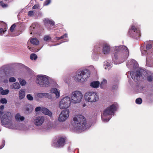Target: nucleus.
Returning <instances> with one entry per match:
<instances>
[{"label":"nucleus","mask_w":153,"mask_h":153,"mask_svg":"<svg viewBox=\"0 0 153 153\" xmlns=\"http://www.w3.org/2000/svg\"><path fill=\"white\" fill-rule=\"evenodd\" d=\"M72 124L74 130L76 131H83L86 128V120L82 115L75 116L73 118Z\"/></svg>","instance_id":"1"},{"label":"nucleus","mask_w":153,"mask_h":153,"mask_svg":"<svg viewBox=\"0 0 153 153\" xmlns=\"http://www.w3.org/2000/svg\"><path fill=\"white\" fill-rule=\"evenodd\" d=\"M129 51L127 48L125 46H120L116 48L112 56L113 60L115 62L118 59H125L128 55Z\"/></svg>","instance_id":"2"},{"label":"nucleus","mask_w":153,"mask_h":153,"mask_svg":"<svg viewBox=\"0 0 153 153\" xmlns=\"http://www.w3.org/2000/svg\"><path fill=\"white\" fill-rule=\"evenodd\" d=\"M90 76V71L88 69L83 70L77 73L74 77V80L76 82L86 80Z\"/></svg>","instance_id":"3"},{"label":"nucleus","mask_w":153,"mask_h":153,"mask_svg":"<svg viewBox=\"0 0 153 153\" xmlns=\"http://www.w3.org/2000/svg\"><path fill=\"white\" fill-rule=\"evenodd\" d=\"M12 116L10 112H6L1 117V121L2 125L7 127L12 126Z\"/></svg>","instance_id":"4"},{"label":"nucleus","mask_w":153,"mask_h":153,"mask_svg":"<svg viewBox=\"0 0 153 153\" xmlns=\"http://www.w3.org/2000/svg\"><path fill=\"white\" fill-rule=\"evenodd\" d=\"M84 99L87 101L93 102L98 101L99 98L97 93L93 92H88L85 94Z\"/></svg>","instance_id":"5"},{"label":"nucleus","mask_w":153,"mask_h":153,"mask_svg":"<svg viewBox=\"0 0 153 153\" xmlns=\"http://www.w3.org/2000/svg\"><path fill=\"white\" fill-rule=\"evenodd\" d=\"M36 82L41 87H48L49 84L48 79L45 75H40L38 76L36 80Z\"/></svg>","instance_id":"6"},{"label":"nucleus","mask_w":153,"mask_h":153,"mask_svg":"<svg viewBox=\"0 0 153 153\" xmlns=\"http://www.w3.org/2000/svg\"><path fill=\"white\" fill-rule=\"evenodd\" d=\"M71 102L70 97H65L62 99L59 102V107L62 109L67 108L70 106Z\"/></svg>","instance_id":"7"},{"label":"nucleus","mask_w":153,"mask_h":153,"mask_svg":"<svg viewBox=\"0 0 153 153\" xmlns=\"http://www.w3.org/2000/svg\"><path fill=\"white\" fill-rule=\"evenodd\" d=\"M128 34L130 36L133 37H139L141 36L140 31L139 28L134 25L131 26L128 31Z\"/></svg>","instance_id":"8"},{"label":"nucleus","mask_w":153,"mask_h":153,"mask_svg":"<svg viewBox=\"0 0 153 153\" xmlns=\"http://www.w3.org/2000/svg\"><path fill=\"white\" fill-rule=\"evenodd\" d=\"M82 97V95L79 91H76L72 93L71 102L74 103L79 102Z\"/></svg>","instance_id":"9"},{"label":"nucleus","mask_w":153,"mask_h":153,"mask_svg":"<svg viewBox=\"0 0 153 153\" xmlns=\"http://www.w3.org/2000/svg\"><path fill=\"white\" fill-rule=\"evenodd\" d=\"M146 74L147 72L142 69H140L139 70L137 71L136 72H131L130 73V75L132 78L136 82H138L139 81L140 78L141 76L143 74V73Z\"/></svg>","instance_id":"10"},{"label":"nucleus","mask_w":153,"mask_h":153,"mask_svg":"<svg viewBox=\"0 0 153 153\" xmlns=\"http://www.w3.org/2000/svg\"><path fill=\"white\" fill-rule=\"evenodd\" d=\"M66 139V137H65L57 136L56 137L55 142L54 143L57 147L62 148L65 144Z\"/></svg>","instance_id":"11"},{"label":"nucleus","mask_w":153,"mask_h":153,"mask_svg":"<svg viewBox=\"0 0 153 153\" xmlns=\"http://www.w3.org/2000/svg\"><path fill=\"white\" fill-rule=\"evenodd\" d=\"M117 108L114 105L112 104L109 107L107 108L103 111V115L104 116L111 115L114 113L116 110Z\"/></svg>","instance_id":"12"},{"label":"nucleus","mask_w":153,"mask_h":153,"mask_svg":"<svg viewBox=\"0 0 153 153\" xmlns=\"http://www.w3.org/2000/svg\"><path fill=\"white\" fill-rule=\"evenodd\" d=\"M69 111L68 110H63L60 114L58 120L61 122H63L69 116Z\"/></svg>","instance_id":"13"},{"label":"nucleus","mask_w":153,"mask_h":153,"mask_svg":"<svg viewBox=\"0 0 153 153\" xmlns=\"http://www.w3.org/2000/svg\"><path fill=\"white\" fill-rule=\"evenodd\" d=\"M69 111L68 110H63L60 114L58 120L61 122H63L69 116Z\"/></svg>","instance_id":"14"},{"label":"nucleus","mask_w":153,"mask_h":153,"mask_svg":"<svg viewBox=\"0 0 153 153\" xmlns=\"http://www.w3.org/2000/svg\"><path fill=\"white\" fill-rule=\"evenodd\" d=\"M34 124L37 126L41 125L45 120V118L42 116L35 117L33 118Z\"/></svg>","instance_id":"15"},{"label":"nucleus","mask_w":153,"mask_h":153,"mask_svg":"<svg viewBox=\"0 0 153 153\" xmlns=\"http://www.w3.org/2000/svg\"><path fill=\"white\" fill-rule=\"evenodd\" d=\"M111 48L108 44L105 43L102 46V52L105 54H108L110 52Z\"/></svg>","instance_id":"16"},{"label":"nucleus","mask_w":153,"mask_h":153,"mask_svg":"<svg viewBox=\"0 0 153 153\" xmlns=\"http://www.w3.org/2000/svg\"><path fill=\"white\" fill-rule=\"evenodd\" d=\"M44 24L46 26L48 25H50L51 26L54 25L55 24L54 22L52 19H45L43 20Z\"/></svg>","instance_id":"17"},{"label":"nucleus","mask_w":153,"mask_h":153,"mask_svg":"<svg viewBox=\"0 0 153 153\" xmlns=\"http://www.w3.org/2000/svg\"><path fill=\"white\" fill-rule=\"evenodd\" d=\"M51 93H54L55 94L56 97L57 98H59L60 96V92L58 91L57 89L56 88H52L51 90Z\"/></svg>","instance_id":"18"},{"label":"nucleus","mask_w":153,"mask_h":153,"mask_svg":"<svg viewBox=\"0 0 153 153\" xmlns=\"http://www.w3.org/2000/svg\"><path fill=\"white\" fill-rule=\"evenodd\" d=\"M42 112L44 114L51 117L52 115V113L49 110L45 108H43L42 109Z\"/></svg>","instance_id":"19"},{"label":"nucleus","mask_w":153,"mask_h":153,"mask_svg":"<svg viewBox=\"0 0 153 153\" xmlns=\"http://www.w3.org/2000/svg\"><path fill=\"white\" fill-rule=\"evenodd\" d=\"M100 83L98 81H94L91 83L90 86L93 88H97L99 87Z\"/></svg>","instance_id":"20"},{"label":"nucleus","mask_w":153,"mask_h":153,"mask_svg":"<svg viewBox=\"0 0 153 153\" xmlns=\"http://www.w3.org/2000/svg\"><path fill=\"white\" fill-rule=\"evenodd\" d=\"M15 118L17 121H22L25 120V117L23 116H21L19 113H17L15 116Z\"/></svg>","instance_id":"21"},{"label":"nucleus","mask_w":153,"mask_h":153,"mask_svg":"<svg viewBox=\"0 0 153 153\" xmlns=\"http://www.w3.org/2000/svg\"><path fill=\"white\" fill-rule=\"evenodd\" d=\"M25 96V90L22 89L19 91V97L20 99H23Z\"/></svg>","instance_id":"22"},{"label":"nucleus","mask_w":153,"mask_h":153,"mask_svg":"<svg viewBox=\"0 0 153 153\" xmlns=\"http://www.w3.org/2000/svg\"><path fill=\"white\" fill-rule=\"evenodd\" d=\"M30 42L31 43L34 45H37L39 44V40L36 38H32L30 39Z\"/></svg>","instance_id":"23"},{"label":"nucleus","mask_w":153,"mask_h":153,"mask_svg":"<svg viewBox=\"0 0 153 153\" xmlns=\"http://www.w3.org/2000/svg\"><path fill=\"white\" fill-rule=\"evenodd\" d=\"M25 109L26 111L29 113L31 112L33 110V108L31 105H29L25 107Z\"/></svg>","instance_id":"24"},{"label":"nucleus","mask_w":153,"mask_h":153,"mask_svg":"<svg viewBox=\"0 0 153 153\" xmlns=\"http://www.w3.org/2000/svg\"><path fill=\"white\" fill-rule=\"evenodd\" d=\"M11 87L12 88L19 89L20 88L19 84L17 82L14 83L12 85Z\"/></svg>","instance_id":"25"},{"label":"nucleus","mask_w":153,"mask_h":153,"mask_svg":"<svg viewBox=\"0 0 153 153\" xmlns=\"http://www.w3.org/2000/svg\"><path fill=\"white\" fill-rule=\"evenodd\" d=\"M18 80L22 86H24L25 85L26 82L25 80L22 79L20 78H18Z\"/></svg>","instance_id":"26"},{"label":"nucleus","mask_w":153,"mask_h":153,"mask_svg":"<svg viewBox=\"0 0 153 153\" xmlns=\"http://www.w3.org/2000/svg\"><path fill=\"white\" fill-rule=\"evenodd\" d=\"M48 94V95L49 94L47 93H39L37 94V96L38 97L42 98Z\"/></svg>","instance_id":"27"},{"label":"nucleus","mask_w":153,"mask_h":153,"mask_svg":"<svg viewBox=\"0 0 153 153\" xmlns=\"http://www.w3.org/2000/svg\"><path fill=\"white\" fill-rule=\"evenodd\" d=\"M37 58V56L35 53L31 54L30 55V58L31 59L36 60Z\"/></svg>","instance_id":"28"},{"label":"nucleus","mask_w":153,"mask_h":153,"mask_svg":"<svg viewBox=\"0 0 153 153\" xmlns=\"http://www.w3.org/2000/svg\"><path fill=\"white\" fill-rule=\"evenodd\" d=\"M43 39L45 41L51 40V37L49 35H45Z\"/></svg>","instance_id":"29"},{"label":"nucleus","mask_w":153,"mask_h":153,"mask_svg":"<svg viewBox=\"0 0 153 153\" xmlns=\"http://www.w3.org/2000/svg\"><path fill=\"white\" fill-rule=\"evenodd\" d=\"M107 83V81L105 79H103L102 81L101 82L100 84L101 87L103 88L104 86V85H106Z\"/></svg>","instance_id":"30"},{"label":"nucleus","mask_w":153,"mask_h":153,"mask_svg":"<svg viewBox=\"0 0 153 153\" xmlns=\"http://www.w3.org/2000/svg\"><path fill=\"white\" fill-rule=\"evenodd\" d=\"M142 100L141 98H137L135 100L136 103L138 104H140L142 103Z\"/></svg>","instance_id":"31"},{"label":"nucleus","mask_w":153,"mask_h":153,"mask_svg":"<svg viewBox=\"0 0 153 153\" xmlns=\"http://www.w3.org/2000/svg\"><path fill=\"white\" fill-rule=\"evenodd\" d=\"M9 90L6 89L5 90H3L1 91V94L3 95H6L7 94L9 93Z\"/></svg>","instance_id":"32"},{"label":"nucleus","mask_w":153,"mask_h":153,"mask_svg":"<svg viewBox=\"0 0 153 153\" xmlns=\"http://www.w3.org/2000/svg\"><path fill=\"white\" fill-rule=\"evenodd\" d=\"M0 5L3 8H5L8 6V5L4 4L3 1H0Z\"/></svg>","instance_id":"33"},{"label":"nucleus","mask_w":153,"mask_h":153,"mask_svg":"<svg viewBox=\"0 0 153 153\" xmlns=\"http://www.w3.org/2000/svg\"><path fill=\"white\" fill-rule=\"evenodd\" d=\"M0 101V102L2 104H6L7 102V100L5 98H1Z\"/></svg>","instance_id":"34"},{"label":"nucleus","mask_w":153,"mask_h":153,"mask_svg":"<svg viewBox=\"0 0 153 153\" xmlns=\"http://www.w3.org/2000/svg\"><path fill=\"white\" fill-rule=\"evenodd\" d=\"M16 25L15 24H13L10 27V30L11 32H13L16 27Z\"/></svg>","instance_id":"35"},{"label":"nucleus","mask_w":153,"mask_h":153,"mask_svg":"<svg viewBox=\"0 0 153 153\" xmlns=\"http://www.w3.org/2000/svg\"><path fill=\"white\" fill-rule=\"evenodd\" d=\"M27 99L30 100H32L33 99V98L30 94H28L27 95Z\"/></svg>","instance_id":"36"},{"label":"nucleus","mask_w":153,"mask_h":153,"mask_svg":"<svg viewBox=\"0 0 153 153\" xmlns=\"http://www.w3.org/2000/svg\"><path fill=\"white\" fill-rule=\"evenodd\" d=\"M147 79L149 82H152L153 79L151 75H149L147 76Z\"/></svg>","instance_id":"37"},{"label":"nucleus","mask_w":153,"mask_h":153,"mask_svg":"<svg viewBox=\"0 0 153 153\" xmlns=\"http://www.w3.org/2000/svg\"><path fill=\"white\" fill-rule=\"evenodd\" d=\"M152 47V45L150 44H147L146 46V49L148 50L151 48Z\"/></svg>","instance_id":"38"},{"label":"nucleus","mask_w":153,"mask_h":153,"mask_svg":"<svg viewBox=\"0 0 153 153\" xmlns=\"http://www.w3.org/2000/svg\"><path fill=\"white\" fill-rule=\"evenodd\" d=\"M16 81V79L14 77H11L9 79V81L10 82H14Z\"/></svg>","instance_id":"39"},{"label":"nucleus","mask_w":153,"mask_h":153,"mask_svg":"<svg viewBox=\"0 0 153 153\" xmlns=\"http://www.w3.org/2000/svg\"><path fill=\"white\" fill-rule=\"evenodd\" d=\"M42 109L40 107H37L35 109V111L36 112H38L39 111H40L41 110H42Z\"/></svg>","instance_id":"40"},{"label":"nucleus","mask_w":153,"mask_h":153,"mask_svg":"<svg viewBox=\"0 0 153 153\" xmlns=\"http://www.w3.org/2000/svg\"><path fill=\"white\" fill-rule=\"evenodd\" d=\"M51 2V0H46L45 2V4L47 5L50 3Z\"/></svg>","instance_id":"41"},{"label":"nucleus","mask_w":153,"mask_h":153,"mask_svg":"<svg viewBox=\"0 0 153 153\" xmlns=\"http://www.w3.org/2000/svg\"><path fill=\"white\" fill-rule=\"evenodd\" d=\"M28 15L31 16L33 15V12L32 11H30L28 12Z\"/></svg>","instance_id":"42"},{"label":"nucleus","mask_w":153,"mask_h":153,"mask_svg":"<svg viewBox=\"0 0 153 153\" xmlns=\"http://www.w3.org/2000/svg\"><path fill=\"white\" fill-rule=\"evenodd\" d=\"M67 37V34L66 33H65L63 35L61 36L60 37V38H61V39H62L64 38H66Z\"/></svg>","instance_id":"43"},{"label":"nucleus","mask_w":153,"mask_h":153,"mask_svg":"<svg viewBox=\"0 0 153 153\" xmlns=\"http://www.w3.org/2000/svg\"><path fill=\"white\" fill-rule=\"evenodd\" d=\"M6 29L4 30L3 28H0V33H4L5 31H6Z\"/></svg>","instance_id":"44"},{"label":"nucleus","mask_w":153,"mask_h":153,"mask_svg":"<svg viewBox=\"0 0 153 153\" xmlns=\"http://www.w3.org/2000/svg\"><path fill=\"white\" fill-rule=\"evenodd\" d=\"M39 7V6L37 4H35L34 5V6L32 7V8L33 9H36Z\"/></svg>","instance_id":"45"},{"label":"nucleus","mask_w":153,"mask_h":153,"mask_svg":"<svg viewBox=\"0 0 153 153\" xmlns=\"http://www.w3.org/2000/svg\"><path fill=\"white\" fill-rule=\"evenodd\" d=\"M102 118L103 120H104L105 121V122H108L110 120V119H109V118H108V119H106L105 118H105L104 117H103L102 116Z\"/></svg>","instance_id":"46"},{"label":"nucleus","mask_w":153,"mask_h":153,"mask_svg":"<svg viewBox=\"0 0 153 153\" xmlns=\"http://www.w3.org/2000/svg\"><path fill=\"white\" fill-rule=\"evenodd\" d=\"M4 106L3 105H1L0 107V109L1 110H3L4 109Z\"/></svg>","instance_id":"47"},{"label":"nucleus","mask_w":153,"mask_h":153,"mask_svg":"<svg viewBox=\"0 0 153 153\" xmlns=\"http://www.w3.org/2000/svg\"><path fill=\"white\" fill-rule=\"evenodd\" d=\"M56 39L57 40H59L61 39V38H60V37H56Z\"/></svg>","instance_id":"48"},{"label":"nucleus","mask_w":153,"mask_h":153,"mask_svg":"<svg viewBox=\"0 0 153 153\" xmlns=\"http://www.w3.org/2000/svg\"><path fill=\"white\" fill-rule=\"evenodd\" d=\"M4 83H7L8 82V80H4Z\"/></svg>","instance_id":"49"},{"label":"nucleus","mask_w":153,"mask_h":153,"mask_svg":"<svg viewBox=\"0 0 153 153\" xmlns=\"http://www.w3.org/2000/svg\"><path fill=\"white\" fill-rule=\"evenodd\" d=\"M4 145H2V146L0 147V149L4 147Z\"/></svg>","instance_id":"50"},{"label":"nucleus","mask_w":153,"mask_h":153,"mask_svg":"<svg viewBox=\"0 0 153 153\" xmlns=\"http://www.w3.org/2000/svg\"><path fill=\"white\" fill-rule=\"evenodd\" d=\"M3 90V88L2 87H0V91Z\"/></svg>","instance_id":"51"},{"label":"nucleus","mask_w":153,"mask_h":153,"mask_svg":"<svg viewBox=\"0 0 153 153\" xmlns=\"http://www.w3.org/2000/svg\"><path fill=\"white\" fill-rule=\"evenodd\" d=\"M0 114H1V115H2V113L1 112V111H0Z\"/></svg>","instance_id":"52"},{"label":"nucleus","mask_w":153,"mask_h":153,"mask_svg":"<svg viewBox=\"0 0 153 153\" xmlns=\"http://www.w3.org/2000/svg\"><path fill=\"white\" fill-rule=\"evenodd\" d=\"M31 48H29V50H30V51H31Z\"/></svg>","instance_id":"53"},{"label":"nucleus","mask_w":153,"mask_h":153,"mask_svg":"<svg viewBox=\"0 0 153 153\" xmlns=\"http://www.w3.org/2000/svg\"><path fill=\"white\" fill-rule=\"evenodd\" d=\"M85 104H84V105H83V107H85Z\"/></svg>","instance_id":"54"},{"label":"nucleus","mask_w":153,"mask_h":153,"mask_svg":"<svg viewBox=\"0 0 153 153\" xmlns=\"http://www.w3.org/2000/svg\"><path fill=\"white\" fill-rule=\"evenodd\" d=\"M30 33V34H32V32H31Z\"/></svg>","instance_id":"55"},{"label":"nucleus","mask_w":153,"mask_h":153,"mask_svg":"<svg viewBox=\"0 0 153 153\" xmlns=\"http://www.w3.org/2000/svg\"><path fill=\"white\" fill-rule=\"evenodd\" d=\"M4 1H7V0H4Z\"/></svg>","instance_id":"56"}]
</instances>
